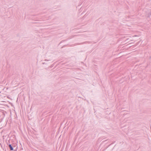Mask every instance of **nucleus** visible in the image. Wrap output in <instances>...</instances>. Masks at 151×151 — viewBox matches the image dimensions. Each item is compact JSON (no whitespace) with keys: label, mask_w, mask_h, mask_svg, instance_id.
I'll list each match as a JSON object with an SVG mask.
<instances>
[{"label":"nucleus","mask_w":151,"mask_h":151,"mask_svg":"<svg viewBox=\"0 0 151 151\" xmlns=\"http://www.w3.org/2000/svg\"><path fill=\"white\" fill-rule=\"evenodd\" d=\"M9 147L10 148V149L11 150H13V147H12V146H11V145H9Z\"/></svg>","instance_id":"1"}]
</instances>
